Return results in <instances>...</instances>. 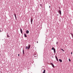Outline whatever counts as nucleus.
<instances>
[{"mask_svg":"<svg viewBox=\"0 0 73 73\" xmlns=\"http://www.w3.org/2000/svg\"><path fill=\"white\" fill-rule=\"evenodd\" d=\"M30 48H31V45L30 44H28V47L27 46L26 47V49H30Z\"/></svg>","mask_w":73,"mask_h":73,"instance_id":"nucleus-1","label":"nucleus"},{"mask_svg":"<svg viewBox=\"0 0 73 73\" xmlns=\"http://www.w3.org/2000/svg\"><path fill=\"white\" fill-rule=\"evenodd\" d=\"M52 50H54V53H56V49L54 48V47H52Z\"/></svg>","mask_w":73,"mask_h":73,"instance_id":"nucleus-2","label":"nucleus"},{"mask_svg":"<svg viewBox=\"0 0 73 73\" xmlns=\"http://www.w3.org/2000/svg\"><path fill=\"white\" fill-rule=\"evenodd\" d=\"M34 57H36L37 56V54H36V53H34Z\"/></svg>","mask_w":73,"mask_h":73,"instance_id":"nucleus-3","label":"nucleus"},{"mask_svg":"<svg viewBox=\"0 0 73 73\" xmlns=\"http://www.w3.org/2000/svg\"><path fill=\"white\" fill-rule=\"evenodd\" d=\"M58 12H59V14L60 15H61V10H59Z\"/></svg>","mask_w":73,"mask_h":73,"instance_id":"nucleus-4","label":"nucleus"},{"mask_svg":"<svg viewBox=\"0 0 73 73\" xmlns=\"http://www.w3.org/2000/svg\"><path fill=\"white\" fill-rule=\"evenodd\" d=\"M50 64L53 67V68H54V64L52 63H50Z\"/></svg>","mask_w":73,"mask_h":73,"instance_id":"nucleus-5","label":"nucleus"},{"mask_svg":"<svg viewBox=\"0 0 73 73\" xmlns=\"http://www.w3.org/2000/svg\"><path fill=\"white\" fill-rule=\"evenodd\" d=\"M33 21V19L32 18H31V24H32V22Z\"/></svg>","mask_w":73,"mask_h":73,"instance_id":"nucleus-6","label":"nucleus"},{"mask_svg":"<svg viewBox=\"0 0 73 73\" xmlns=\"http://www.w3.org/2000/svg\"><path fill=\"white\" fill-rule=\"evenodd\" d=\"M20 32L22 34H23V31L22 30V29L21 28L20 29Z\"/></svg>","mask_w":73,"mask_h":73,"instance_id":"nucleus-7","label":"nucleus"},{"mask_svg":"<svg viewBox=\"0 0 73 73\" xmlns=\"http://www.w3.org/2000/svg\"><path fill=\"white\" fill-rule=\"evenodd\" d=\"M55 58L56 59V60L57 61H58V58H57V56H55Z\"/></svg>","mask_w":73,"mask_h":73,"instance_id":"nucleus-8","label":"nucleus"},{"mask_svg":"<svg viewBox=\"0 0 73 73\" xmlns=\"http://www.w3.org/2000/svg\"><path fill=\"white\" fill-rule=\"evenodd\" d=\"M14 16L15 18V19L17 20V17H16V14H14Z\"/></svg>","mask_w":73,"mask_h":73,"instance_id":"nucleus-9","label":"nucleus"},{"mask_svg":"<svg viewBox=\"0 0 73 73\" xmlns=\"http://www.w3.org/2000/svg\"><path fill=\"white\" fill-rule=\"evenodd\" d=\"M24 35L25 37H27V35L25 33L24 34Z\"/></svg>","mask_w":73,"mask_h":73,"instance_id":"nucleus-10","label":"nucleus"},{"mask_svg":"<svg viewBox=\"0 0 73 73\" xmlns=\"http://www.w3.org/2000/svg\"><path fill=\"white\" fill-rule=\"evenodd\" d=\"M26 33H27V34H28V33H29V31L27 30L26 31Z\"/></svg>","mask_w":73,"mask_h":73,"instance_id":"nucleus-11","label":"nucleus"},{"mask_svg":"<svg viewBox=\"0 0 73 73\" xmlns=\"http://www.w3.org/2000/svg\"><path fill=\"white\" fill-rule=\"evenodd\" d=\"M23 54H25L24 53V48H23Z\"/></svg>","mask_w":73,"mask_h":73,"instance_id":"nucleus-12","label":"nucleus"},{"mask_svg":"<svg viewBox=\"0 0 73 73\" xmlns=\"http://www.w3.org/2000/svg\"><path fill=\"white\" fill-rule=\"evenodd\" d=\"M59 61L60 62H62V61L61 59H59Z\"/></svg>","mask_w":73,"mask_h":73,"instance_id":"nucleus-13","label":"nucleus"},{"mask_svg":"<svg viewBox=\"0 0 73 73\" xmlns=\"http://www.w3.org/2000/svg\"><path fill=\"white\" fill-rule=\"evenodd\" d=\"M40 6L42 8V4H40Z\"/></svg>","mask_w":73,"mask_h":73,"instance_id":"nucleus-14","label":"nucleus"},{"mask_svg":"<svg viewBox=\"0 0 73 73\" xmlns=\"http://www.w3.org/2000/svg\"><path fill=\"white\" fill-rule=\"evenodd\" d=\"M71 35L72 36V37L73 38V34L72 33L71 34Z\"/></svg>","mask_w":73,"mask_h":73,"instance_id":"nucleus-15","label":"nucleus"},{"mask_svg":"<svg viewBox=\"0 0 73 73\" xmlns=\"http://www.w3.org/2000/svg\"><path fill=\"white\" fill-rule=\"evenodd\" d=\"M45 70H44V71H43V73H45Z\"/></svg>","mask_w":73,"mask_h":73,"instance_id":"nucleus-16","label":"nucleus"},{"mask_svg":"<svg viewBox=\"0 0 73 73\" xmlns=\"http://www.w3.org/2000/svg\"><path fill=\"white\" fill-rule=\"evenodd\" d=\"M68 60L69 62H70V61H71V60H70V58L68 59Z\"/></svg>","mask_w":73,"mask_h":73,"instance_id":"nucleus-17","label":"nucleus"},{"mask_svg":"<svg viewBox=\"0 0 73 73\" xmlns=\"http://www.w3.org/2000/svg\"><path fill=\"white\" fill-rule=\"evenodd\" d=\"M61 50H62V51H63V52H64V49H62V48H61Z\"/></svg>","mask_w":73,"mask_h":73,"instance_id":"nucleus-18","label":"nucleus"},{"mask_svg":"<svg viewBox=\"0 0 73 73\" xmlns=\"http://www.w3.org/2000/svg\"><path fill=\"white\" fill-rule=\"evenodd\" d=\"M7 37L9 38L10 37L9 36V35H8V34L7 35Z\"/></svg>","mask_w":73,"mask_h":73,"instance_id":"nucleus-19","label":"nucleus"},{"mask_svg":"<svg viewBox=\"0 0 73 73\" xmlns=\"http://www.w3.org/2000/svg\"><path fill=\"white\" fill-rule=\"evenodd\" d=\"M73 53V52H72L71 53V54H72Z\"/></svg>","mask_w":73,"mask_h":73,"instance_id":"nucleus-20","label":"nucleus"},{"mask_svg":"<svg viewBox=\"0 0 73 73\" xmlns=\"http://www.w3.org/2000/svg\"><path fill=\"white\" fill-rule=\"evenodd\" d=\"M56 44H58V42H56Z\"/></svg>","mask_w":73,"mask_h":73,"instance_id":"nucleus-21","label":"nucleus"},{"mask_svg":"<svg viewBox=\"0 0 73 73\" xmlns=\"http://www.w3.org/2000/svg\"><path fill=\"white\" fill-rule=\"evenodd\" d=\"M18 56H20V54H18Z\"/></svg>","mask_w":73,"mask_h":73,"instance_id":"nucleus-22","label":"nucleus"},{"mask_svg":"<svg viewBox=\"0 0 73 73\" xmlns=\"http://www.w3.org/2000/svg\"><path fill=\"white\" fill-rule=\"evenodd\" d=\"M49 8H50V6H49Z\"/></svg>","mask_w":73,"mask_h":73,"instance_id":"nucleus-23","label":"nucleus"},{"mask_svg":"<svg viewBox=\"0 0 73 73\" xmlns=\"http://www.w3.org/2000/svg\"><path fill=\"white\" fill-rule=\"evenodd\" d=\"M59 15L58 14H57V16H58Z\"/></svg>","mask_w":73,"mask_h":73,"instance_id":"nucleus-24","label":"nucleus"},{"mask_svg":"<svg viewBox=\"0 0 73 73\" xmlns=\"http://www.w3.org/2000/svg\"><path fill=\"white\" fill-rule=\"evenodd\" d=\"M37 43H38V41L37 42Z\"/></svg>","mask_w":73,"mask_h":73,"instance_id":"nucleus-25","label":"nucleus"},{"mask_svg":"<svg viewBox=\"0 0 73 73\" xmlns=\"http://www.w3.org/2000/svg\"><path fill=\"white\" fill-rule=\"evenodd\" d=\"M0 32H1V30H0Z\"/></svg>","mask_w":73,"mask_h":73,"instance_id":"nucleus-26","label":"nucleus"}]
</instances>
